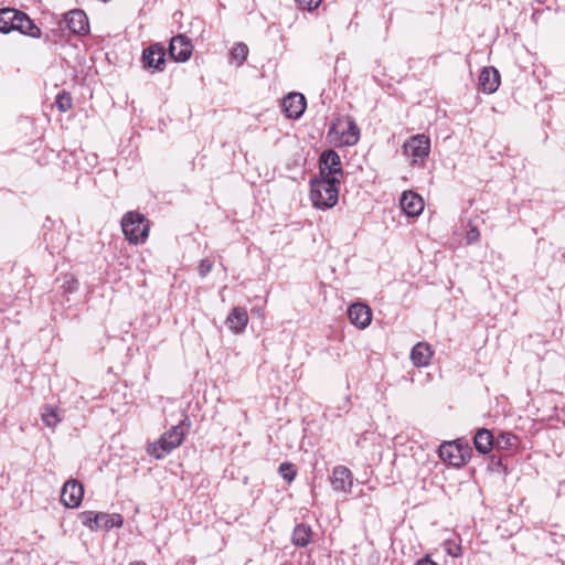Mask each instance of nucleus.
I'll return each instance as SVG.
<instances>
[{"label": "nucleus", "mask_w": 565, "mask_h": 565, "mask_svg": "<svg viewBox=\"0 0 565 565\" xmlns=\"http://www.w3.org/2000/svg\"><path fill=\"white\" fill-rule=\"evenodd\" d=\"M340 182L327 178L310 181V198L315 207L326 210L333 207L339 200Z\"/></svg>", "instance_id": "1"}, {"label": "nucleus", "mask_w": 565, "mask_h": 565, "mask_svg": "<svg viewBox=\"0 0 565 565\" xmlns=\"http://www.w3.org/2000/svg\"><path fill=\"white\" fill-rule=\"evenodd\" d=\"M328 137L331 141L341 146H353L360 139V128L350 116L339 118L329 127Z\"/></svg>", "instance_id": "2"}, {"label": "nucleus", "mask_w": 565, "mask_h": 565, "mask_svg": "<svg viewBox=\"0 0 565 565\" xmlns=\"http://www.w3.org/2000/svg\"><path fill=\"white\" fill-rule=\"evenodd\" d=\"M121 228L125 237L132 244H140L149 235V222L139 212H127L121 218Z\"/></svg>", "instance_id": "3"}, {"label": "nucleus", "mask_w": 565, "mask_h": 565, "mask_svg": "<svg viewBox=\"0 0 565 565\" xmlns=\"http://www.w3.org/2000/svg\"><path fill=\"white\" fill-rule=\"evenodd\" d=\"M184 438L183 429L180 426H173L166 431L156 443L149 445L148 454L156 459H163L173 449L179 447Z\"/></svg>", "instance_id": "4"}, {"label": "nucleus", "mask_w": 565, "mask_h": 565, "mask_svg": "<svg viewBox=\"0 0 565 565\" xmlns=\"http://www.w3.org/2000/svg\"><path fill=\"white\" fill-rule=\"evenodd\" d=\"M79 520L83 525L89 527L92 531L121 527L124 524V518L118 513L108 514L104 512L84 511L79 514Z\"/></svg>", "instance_id": "5"}, {"label": "nucleus", "mask_w": 565, "mask_h": 565, "mask_svg": "<svg viewBox=\"0 0 565 565\" xmlns=\"http://www.w3.org/2000/svg\"><path fill=\"white\" fill-rule=\"evenodd\" d=\"M343 169L340 156L333 149H327L319 157V175L317 178H327L341 182Z\"/></svg>", "instance_id": "6"}, {"label": "nucleus", "mask_w": 565, "mask_h": 565, "mask_svg": "<svg viewBox=\"0 0 565 565\" xmlns=\"http://www.w3.org/2000/svg\"><path fill=\"white\" fill-rule=\"evenodd\" d=\"M439 457L454 467H461L470 459L471 449L458 441H446L439 447Z\"/></svg>", "instance_id": "7"}, {"label": "nucleus", "mask_w": 565, "mask_h": 565, "mask_svg": "<svg viewBox=\"0 0 565 565\" xmlns=\"http://www.w3.org/2000/svg\"><path fill=\"white\" fill-rule=\"evenodd\" d=\"M404 152L412 158L413 166H422L430 152V139L424 134L413 136L404 146Z\"/></svg>", "instance_id": "8"}, {"label": "nucleus", "mask_w": 565, "mask_h": 565, "mask_svg": "<svg viewBox=\"0 0 565 565\" xmlns=\"http://www.w3.org/2000/svg\"><path fill=\"white\" fill-rule=\"evenodd\" d=\"M142 67L151 72H163L166 68V50L160 43H151L141 54Z\"/></svg>", "instance_id": "9"}, {"label": "nucleus", "mask_w": 565, "mask_h": 565, "mask_svg": "<svg viewBox=\"0 0 565 565\" xmlns=\"http://www.w3.org/2000/svg\"><path fill=\"white\" fill-rule=\"evenodd\" d=\"M168 51L173 61L182 63L191 57L193 45L186 35L178 34L170 40Z\"/></svg>", "instance_id": "10"}, {"label": "nucleus", "mask_w": 565, "mask_h": 565, "mask_svg": "<svg viewBox=\"0 0 565 565\" xmlns=\"http://www.w3.org/2000/svg\"><path fill=\"white\" fill-rule=\"evenodd\" d=\"M21 21L29 22V15L15 8L0 9V32L8 34L15 31L17 24ZM29 26L30 23H28Z\"/></svg>", "instance_id": "11"}, {"label": "nucleus", "mask_w": 565, "mask_h": 565, "mask_svg": "<svg viewBox=\"0 0 565 565\" xmlns=\"http://www.w3.org/2000/svg\"><path fill=\"white\" fill-rule=\"evenodd\" d=\"M64 26L71 35L86 34L89 30L88 18L83 10L74 9L64 14Z\"/></svg>", "instance_id": "12"}, {"label": "nucleus", "mask_w": 565, "mask_h": 565, "mask_svg": "<svg viewBox=\"0 0 565 565\" xmlns=\"http://www.w3.org/2000/svg\"><path fill=\"white\" fill-rule=\"evenodd\" d=\"M84 497L83 484L74 479L66 481L62 488L61 502L67 508H77Z\"/></svg>", "instance_id": "13"}, {"label": "nucleus", "mask_w": 565, "mask_h": 565, "mask_svg": "<svg viewBox=\"0 0 565 565\" xmlns=\"http://www.w3.org/2000/svg\"><path fill=\"white\" fill-rule=\"evenodd\" d=\"M307 102L300 93H289L281 103L284 113L288 118L297 119L306 110Z\"/></svg>", "instance_id": "14"}, {"label": "nucleus", "mask_w": 565, "mask_h": 565, "mask_svg": "<svg viewBox=\"0 0 565 565\" xmlns=\"http://www.w3.org/2000/svg\"><path fill=\"white\" fill-rule=\"evenodd\" d=\"M330 481L334 491L349 493L353 484L352 472L344 466H337L332 470Z\"/></svg>", "instance_id": "15"}, {"label": "nucleus", "mask_w": 565, "mask_h": 565, "mask_svg": "<svg viewBox=\"0 0 565 565\" xmlns=\"http://www.w3.org/2000/svg\"><path fill=\"white\" fill-rule=\"evenodd\" d=\"M500 85V73L493 66L483 67L479 75V88L486 94L494 93Z\"/></svg>", "instance_id": "16"}, {"label": "nucleus", "mask_w": 565, "mask_h": 565, "mask_svg": "<svg viewBox=\"0 0 565 565\" xmlns=\"http://www.w3.org/2000/svg\"><path fill=\"white\" fill-rule=\"evenodd\" d=\"M350 321L360 329L366 328L372 321V311L364 303H353L348 310Z\"/></svg>", "instance_id": "17"}, {"label": "nucleus", "mask_w": 565, "mask_h": 565, "mask_svg": "<svg viewBox=\"0 0 565 565\" xmlns=\"http://www.w3.org/2000/svg\"><path fill=\"white\" fill-rule=\"evenodd\" d=\"M399 204L408 216H418L424 210L422 196L413 191H405L401 196Z\"/></svg>", "instance_id": "18"}, {"label": "nucleus", "mask_w": 565, "mask_h": 565, "mask_svg": "<svg viewBox=\"0 0 565 565\" xmlns=\"http://www.w3.org/2000/svg\"><path fill=\"white\" fill-rule=\"evenodd\" d=\"M226 324L234 333H241L245 330L248 323V315L246 309L235 307L226 318Z\"/></svg>", "instance_id": "19"}, {"label": "nucleus", "mask_w": 565, "mask_h": 565, "mask_svg": "<svg viewBox=\"0 0 565 565\" xmlns=\"http://www.w3.org/2000/svg\"><path fill=\"white\" fill-rule=\"evenodd\" d=\"M433 356V350L426 342H418L411 352V360L417 367L427 366Z\"/></svg>", "instance_id": "20"}, {"label": "nucleus", "mask_w": 565, "mask_h": 565, "mask_svg": "<svg viewBox=\"0 0 565 565\" xmlns=\"http://www.w3.org/2000/svg\"><path fill=\"white\" fill-rule=\"evenodd\" d=\"M495 439L490 430L481 428L477 431L473 438V444L480 454H489L494 448Z\"/></svg>", "instance_id": "21"}, {"label": "nucleus", "mask_w": 565, "mask_h": 565, "mask_svg": "<svg viewBox=\"0 0 565 565\" xmlns=\"http://www.w3.org/2000/svg\"><path fill=\"white\" fill-rule=\"evenodd\" d=\"M70 36L71 34L68 33L67 28L64 26V19L62 18L56 20L54 26H52L44 33V42L57 43L70 39Z\"/></svg>", "instance_id": "22"}, {"label": "nucleus", "mask_w": 565, "mask_h": 565, "mask_svg": "<svg viewBox=\"0 0 565 565\" xmlns=\"http://www.w3.org/2000/svg\"><path fill=\"white\" fill-rule=\"evenodd\" d=\"M311 536V526L305 523H299L294 529L291 542L297 547H306L310 543Z\"/></svg>", "instance_id": "23"}, {"label": "nucleus", "mask_w": 565, "mask_h": 565, "mask_svg": "<svg viewBox=\"0 0 565 565\" xmlns=\"http://www.w3.org/2000/svg\"><path fill=\"white\" fill-rule=\"evenodd\" d=\"M520 439L510 431H501L495 438L494 447L498 450H515L519 447Z\"/></svg>", "instance_id": "24"}, {"label": "nucleus", "mask_w": 565, "mask_h": 565, "mask_svg": "<svg viewBox=\"0 0 565 565\" xmlns=\"http://www.w3.org/2000/svg\"><path fill=\"white\" fill-rule=\"evenodd\" d=\"M62 413L57 407L45 405L42 407L41 418L45 426L54 428L62 420Z\"/></svg>", "instance_id": "25"}, {"label": "nucleus", "mask_w": 565, "mask_h": 565, "mask_svg": "<svg viewBox=\"0 0 565 565\" xmlns=\"http://www.w3.org/2000/svg\"><path fill=\"white\" fill-rule=\"evenodd\" d=\"M29 23L31 26L28 25V22L21 21L20 23L17 24L18 26L15 31L32 39H40L42 36L41 28L36 25L35 22L30 17Z\"/></svg>", "instance_id": "26"}, {"label": "nucleus", "mask_w": 565, "mask_h": 565, "mask_svg": "<svg viewBox=\"0 0 565 565\" xmlns=\"http://www.w3.org/2000/svg\"><path fill=\"white\" fill-rule=\"evenodd\" d=\"M55 105L62 113L70 110L73 106L71 94L65 90L58 93L55 98Z\"/></svg>", "instance_id": "27"}, {"label": "nucleus", "mask_w": 565, "mask_h": 565, "mask_svg": "<svg viewBox=\"0 0 565 565\" xmlns=\"http://www.w3.org/2000/svg\"><path fill=\"white\" fill-rule=\"evenodd\" d=\"M248 55V47L245 43H237L231 51L232 60L236 61L238 65H242Z\"/></svg>", "instance_id": "28"}, {"label": "nucleus", "mask_w": 565, "mask_h": 565, "mask_svg": "<svg viewBox=\"0 0 565 565\" xmlns=\"http://www.w3.org/2000/svg\"><path fill=\"white\" fill-rule=\"evenodd\" d=\"M278 471L280 476L287 481L291 482L297 475V471L292 463L290 462H282L279 465Z\"/></svg>", "instance_id": "29"}, {"label": "nucleus", "mask_w": 565, "mask_h": 565, "mask_svg": "<svg viewBox=\"0 0 565 565\" xmlns=\"http://www.w3.org/2000/svg\"><path fill=\"white\" fill-rule=\"evenodd\" d=\"M445 550L452 557H458L461 553V546L454 541H446Z\"/></svg>", "instance_id": "30"}, {"label": "nucleus", "mask_w": 565, "mask_h": 565, "mask_svg": "<svg viewBox=\"0 0 565 565\" xmlns=\"http://www.w3.org/2000/svg\"><path fill=\"white\" fill-rule=\"evenodd\" d=\"M54 235L55 233L52 231H45L43 233V241L46 243V248L52 253L58 248V245L54 243Z\"/></svg>", "instance_id": "31"}, {"label": "nucleus", "mask_w": 565, "mask_h": 565, "mask_svg": "<svg viewBox=\"0 0 565 565\" xmlns=\"http://www.w3.org/2000/svg\"><path fill=\"white\" fill-rule=\"evenodd\" d=\"M213 268V263L209 259H202L199 264V274L201 277L207 276Z\"/></svg>", "instance_id": "32"}, {"label": "nucleus", "mask_w": 565, "mask_h": 565, "mask_svg": "<svg viewBox=\"0 0 565 565\" xmlns=\"http://www.w3.org/2000/svg\"><path fill=\"white\" fill-rule=\"evenodd\" d=\"M296 2L301 9L311 11L320 4L321 0H296Z\"/></svg>", "instance_id": "33"}, {"label": "nucleus", "mask_w": 565, "mask_h": 565, "mask_svg": "<svg viewBox=\"0 0 565 565\" xmlns=\"http://www.w3.org/2000/svg\"><path fill=\"white\" fill-rule=\"evenodd\" d=\"M480 238V232L477 227H471L466 234V242L468 244L477 243Z\"/></svg>", "instance_id": "34"}, {"label": "nucleus", "mask_w": 565, "mask_h": 565, "mask_svg": "<svg viewBox=\"0 0 565 565\" xmlns=\"http://www.w3.org/2000/svg\"><path fill=\"white\" fill-rule=\"evenodd\" d=\"M491 466H492V469L497 470V471H499L501 468L504 471L507 470V468L503 466L502 458L501 457H497L494 455L491 457Z\"/></svg>", "instance_id": "35"}, {"label": "nucleus", "mask_w": 565, "mask_h": 565, "mask_svg": "<svg viewBox=\"0 0 565 565\" xmlns=\"http://www.w3.org/2000/svg\"><path fill=\"white\" fill-rule=\"evenodd\" d=\"M416 565H438L435 561L430 558L429 555L424 556L423 558L416 562Z\"/></svg>", "instance_id": "36"}, {"label": "nucleus", "mask_w": 565, "mask_h": 565, "mask_svg": "<svg viewBox=\"0 0 565 565\" xmlns=\"http://www.w3.org/2000/svg\"><path fill=\"white\" fill-rule=\"evenodd\" d=\"M130 565H147L145 562H134Z\"/></svg>", "instance_id": "37"}]
</instances>
